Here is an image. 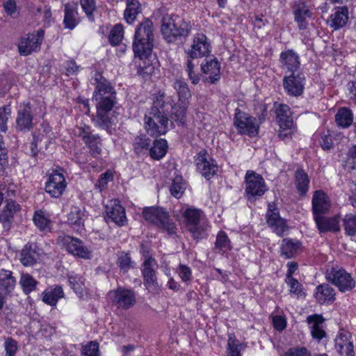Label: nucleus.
<instances>
[{
  "instance_id": "obj_42",
  "label": "nucleus",
  "mask_w": 356,
  "mask_h": 356,
  "mask_svg": "<svg viewBox=\"0 0 356 356\" xmlns=\"http://www.w3.org/2000/svg\"><path fill=\"white\" fill-rule=\"evenodd\" d=\"M186 188V184L181 176H175L172 178L170 192L173 197L177 199L180 198L183 195Z\"/></svg>"
},
{
  "instance_id": "obj_51",
  "label": "nucleus",
  "mask_w": 356,
  "mask_h": 356,
  "mask_svg": "<svg viewBox=\"0 0 356 356\" xmlns=\"http://www.w3.org/2000/svg\"><path fill=\"white\" fill-rule=\"evenodd\" d=\"M81 356H99V343L90 341L82 346Z\"/></svg>"
},
{
  "instance_id": "obj_52",
  "label": "nucleus",
  "mask_w": 356,
  "mask_h": 356,
  "mask_svg": "<svg viewBox=\"0 0 356 356\" xmlns=\"http://www.w3.org/2000/svg\"><path fill=\"white\" fill-rule=\"evenodd\" d=\"M325 319L321 314H314L307 317V323L309 326L311 331L316 330L318 327H323Z\"/></svg>"
},
{
  "instance_id": "obj_38",
  "label": "nucleus",
  "mask_w": 356,
  "mask_h": 356,
  "mask_svg": "<svg viewBox=\"0 0 356 356\" xmlns=\"http://www.w3.org/2000/svg\"><path fill=\"white\" fill-rule=\"evenodd\" d=\"M315 137L323 150L328 151L334 147V141L330 130H323L316 134Z\"/></svg>"
},
{
  "instance_id": "obj_39",
  "label": "nucleus",
  "mask_w": 356,
  "mask_h": 356,
  "mask_svg": "<svg viewBox=\"0 0 356 356\" xmlns=\"http://www.w3.org/2000/svg\"><path fill=\"white\" fill-rule=\"evenodd\" d=\"M312 17V13L305 5L299 6L295 12V20L300 29H305L307 26V19Z\"/></svg>"
},
{
  "instance_id": "obj_24",
  "label": "nucleus",
  "mask_w": 356,
  "mask_h": 356,
  "mask_svg": "<svg viewBox=\"0 0 356 356\" xmlns=\"http://www.w3.org/2000/svg\"><path fill=\"white\" fill-rule=\"evenodd\" d=\"M282 67L287 72L296 73L300 67V58L298 54L292 49L282 51L280 56Z\"/></svg>"
},
{
  "instance_id": "obj_14",
  "label": "nucleus",
  "mask_w": 356,
  "mask_h": 356,
  "mask_svg": "<svg viewBox=\"0 0 356 356\" xmlns=\"http://www.w3.org/2000/svg\"><path fill=\"white\" fill-rule=\"evenodd\" d=\"M197 169L207 179H210L217 171V165L206 151H201L195 158Z\"/></svg>"
},
{
  "instance_id": "obj_33",
  "label": "nucleus",
  "mask_w": 356,
  "mask_h": 356,
  "mask_svg": "<svg viewBox=\"0 0 356 356\" xmlns=\"http://www.w3.org/2000/svg\"><path fill=\"white\" fill-rule=\"evenodd\" d=\"M296 188L300 195L307 193L309 188V179L302 169H298L294 174Z\"/></svg>"
},
{
  "instance_id": "obj_44",
  "label": "nucleus",
  "mask_w": 356,
  "mask_h": 356,
  "mask_svg": "<svg viewBox=\"0 0 356 356\" xmlns=\"http://www.w3.org/2000/svg\"><path fill=\"white\" fill-rule=\"evenodd\" d=\"M19 284L23 291L29 294L35 290L38 282L29 274H22L20 277Z\"/></svg>"
},
{
  "instance_id": "obj_54",
  "label": "nucleus",
  "mask_w": 356,
  "mask_h": 356,
  "mask_svg": "<svg viewBox=\"0 0 356 356\" xmlns=\"http://www.w3.org/2000/svg\"><path fill=\"white\" fill-rule=\"evenodd\" d=\"M281 356H312V354L306 347L295 346L289 348Z\"/></svg>"
},
{
  "instance_id": "obj_58",
  "label": "nucleus",
  "mask_w": 356,
  "mask_h": 356,
  "mask_svg": "<svg viewBox=\"0 0 356 356\" xmlns=\"http://www.w3.org/2000/svg\"><path fill=\"white\" fill-rule=\"evenodd\" d=\"M81 7L86 15L92 20V13L96 8V3L95 0H80Z\"/></svg>"
},
{
  "instance_id": "obj_57",
  "label": "nucleus",
  "mask_w": 356,
  "mask_h": 356,
  "mask_svg": "<svg viewBox=\"0 0 356 356\" xmlns=\"http://www.w3.org/2000/svg\"><path fill=\"white\" fill-rule=\"evenodd\" d=\"M38 13L43 19L44 26H49L53 21L51 8L48 6H40L38 8Z\"/></svg>"
},
{
  "instance_id": "obj_12",
  "label": "nucleus",
  "mask_w": 356,
  "mask_h": 356,
  "mask_svg": "<svg viewBox=\"0 0 356 356\" xmlns=\"http://www.w3.org/2000/svg\"><path fill=\"white\" fill-rule=\"evenodd\" d=\"M108 296L111 301L119 309H127L133 306L136 301L134 293L122 287L111 291Z\"/></svg>"
},
{
  "instance_id": "obj_36",
  "label": "nucleus",
  "mask_w": 356,
  "mask_h": 356,
  "mask_svg": "<svg viewBox=\"0 0 356 356\" xmlns=\"http://www.w3.org/2000/svg\"><path fill=\"white\" fill-rule=\"evenodd\" d=\"M32 246H25L21 252L20 261L24 266H32L39 259V253Z\"/></svg>"
},
{
  "instance_id": "obj_26",
  "label": "nucleus",
  "mask_w": 356,
  "mask_h": 356,
  "mask_svg": "<svg viewBox=\"0 0 356 356\" xmlns=\"http://www.w3.org/2000/svg\"><path fill=\"white\" fill-rule=\"evenodd\" d=\"M157 228L166 232L169 235L175 234L177 231L173 218L161 207H157Z\"/></svg>"
},
{
  "instance_id": "obj_6",
  "label": "nucleus",
  "mask_w": 356,
  "mask_h": 356,
  "mask_svg": "<svg viewBox=\"0 0 356 356\" xmlns=\"http://www.w3.org/2000/svg\"><path fill=\"white\" fill-rule=\"evenodd\" d=\"M325 279L337 286L341 293L350 292L356 286V282L351 274L339 266L327 268L325 271Z\"/></svg>"
},
{
  "instance_id": "obj_7",
  "label": "nucleus",
  "mask_w": 356,
  "mask_h": 356,
  "mask_svg": "<svg viewBox=\"0 0 356 356\" xmlns=\"http://www.w3.org/2000/svg\"><path fill=\"white\" fill-rule=\"evenodd\" d=\"M161 22V32L168 42L175 41L178 37L187 35L191 31V26L187 22H175L168 15L163 16Z\"/></svg>"
},
{
  "instance_id": "obj_11",
  "label": "nucleus",
  "mask_w": 356,
  "mask_h": 356,
  "mask_svg": "<svg viewBox=\"0 0 356 356\" xmlns=\"http://www.w3.org/2000/svg\"><path fill=\"white\" fill-rule=\"evenodd\" d=\"M305 76L300 72L286 74L283 78V88L285 92L291 97H300L305 88Z\"/></svg>"
},
{
  "instance_id": "obj_16",
  "label": "nucleus",
  "mask_w": 356,
  "mask_h": 356,
  "mask_svg": "<svg viewBox=\"0 0 356 356\" xmlns=\"http://www.w3.org/2000/svg\"><path fill=\"white\" fill-rule=\"evenodd\" d=\"M210 52V44L207 37L204 34H197L187 54L190 58L194 59L207 56Z\"/></svg>"
},
{
  "instance_id": "obj_29",
  "label": "nucleus",
  "mask_w": 356,
  "mask_h": 356,
  "mask_svg": "<svg viewBox=\"0 0 356 356\" xmlns=\"http://www.w3.org/2000/svg\"><path fill=\"white\" fill-rule=\"evenodd\" d=\"M154 261V260L152 257L145 259L142 269L144 277V284L149 292H154L156 289L154 284L155 274L154 269L152 268Z\"/></svg>"
},
{
  "instance_id": "obj_50",
  "label": "nucleus",
  "mask_w": 356,
  "mask_h": 356,
  "mask_svg": "<svg viewBox=\"0 0 356 356\" xmlns=\"http://www.w3.org/2000/svg\"><path fill=\"white\" fill-rule=\"evenodd\" d=\"M3 348L5 356H15L18 350V343L11 337H6L4 339Z\"/></svg>"
},
{
  "instance_id": "obj_48",
  "label": "nucleus",
  "mask_w": 356,
  "mask_h": 356,
  "mask_svg": "<svg viewBox=\"0 0 356 356\" xmlns=\"http://www.w3.org/2000/svg\"><path fill=\"white\" fill-rule=\"evenodd\" d=\"M69 253L82 259H89L91 251L87 246H64Z\"/></svg>"
},
{
  "instance_id": "obj_9",
  "label": "nucleus",
  "mask_w": 356,
  "mask_h": 356,
  "mask_svg": "<svg viewBox=\"0 0 356 356\" xmlns=\"http://www.w3.org/2000/svg\"><path fill=\"white\" fill-rule=\"evenodd\" d=\"M44 31L40 29L20 38L18 50L20 55L26 56L40 50L44 39Z\"/></svg>"
},
{
  "instance_id": "obj_56",
  "label": "nucleus",
  "mask_w": 356,
  "mask_h": 356,
  "mask_svg": "<svg viewBox=\"0 0 356 356\" xmlns=\"http://www.w3.org/2000/svg\"><path fill=\"white\" fill-rule=\"evenodd\" d=\"M11 109L9 106L0 108V131H7V122L10 116Z\"/></svg>"
},
{
  "instance_id": "obj_17",
  "label": "nucleus",
  "mask_w": 356,
  "mask_h": 356,
  "mask_svg": "<svg viewBox=\"0 0 356 356\" xmlns=\"http://www.w3.org/2000/svg\"><path fill=\"white\" fill-rule=\"evenodd\" d=\"M334 341L335 349L341 356H355L353 342L350 332H339Z\"/></svg>"
},
{
  "instance_id": "obj_30",
  "label": "nucleus",
  "mask_w": 356,
  "mask_h": 356,
  "mask_svg": "<svg viewBox=\"0 0 356 356\" xmlns=\"http://www.w3.org/2000/svg\"><path fill=\"white\" fill-rule=\"evenodd\" d=\"M16 280L10 270H0V293L4 296L10 295L14 290Z\"/></svg>"
},
{
  "instance_id": "obj_5",
  "label": "nucleus",
  "mask_w": 356,
  "mask_h": 356,
  "mask_svg": "<svg viewBox=\"0 0 356 356\" xmlns=\"http://www.w3.org/2000/svg\"><path fill=\"white\" fill-rule=\"evenodd\" d=\"M156 113L152 111L145 114L144 127L147 133L151 136L153 139L150 140L146 138L145 136H138L134 141V149L137 153L143 152V149H147L151 143L153 147L149 149V154L152 159H156V151L154 146L156 145V122H155Z\"/></svg>"
},
{
  "instance_id": "obj_45",
  "label": "nucleus",
  "mask_w": 356,
  "mask_h": 356,
  "mask_svg": "<svg viewBox=\"0 0 356 356\" xmlns=\"http://www.w3.org/2000/svg\"><path fill=\"white\" fill-rule=\"evenodd\" d=\"M85 143L90 149L91 154L96 157L100 154L102 151V144L99 137L96 135H92L86 139Z\"/></svg>"
},
{
  "instance_id": "obj_20",
  "label": "nucleus",
  "mask_w": 356,
  "mask_h": 356,
  "mask_svg": "<svg viewBox=\"0 0 356 356\" xmlns=\"http://www.w3.org/2000/svg\"><path fill=\"white\" fill-rule=\"evenodd\" d=\"M202 74L208 75L204 81L215 83L220 79V64L217 58H206L201 65Z\"/></svg>"
},
{
  "instance_id": "obj_25",
  "label": "nucleus",
  "mask_w": 356,
  "mask_h": 356,
  "mask_svg": "<svg viewBox=\"0 0 356 356\" xmlns=\"http://www.w3.org/2000/svg\"><path fill=\"white\" fill-rule=\"evenodd\" d=\"M276 120L280 129L290 130L293 126V120L289 106L286 104H275Z\"/></svg>"
},
{
  "instance_id": "obj_22",
  "label": "nucleus",
  "mask_w": 356,
  "mask_h": 356,
  "mask_svg": "<svg viewBox=\"0 0 356 356\" xmlns=\"http://www.w3.org/2000/svg\"><path fill=\"white\" fill-rule=\"evenodd\" d=\"M33 127V115L30 104L19 106L16 119V128L21 131H28Z\"/></svg>"
},
{
  "instance_id": "obj_43",
  "label": "nucleus",
  "mask_w": 356,
  "mask_h": 356,
  "mask_svg": "<svg viewBox=\"0 0 356 356\" xmlns=\"http://www.w3.org/2000/svg\"><path fill=\"white\" fill-rule=\"evenodd\" d=\"M33 222L41 232H47L51 229V221L42 211H38L35 213Z\"/></svg>"
},
{
  "instance_id": "obj_55",
  "label": "nucleus",
  "mask_w": 356,
  "mask_h": 356,
  "mask_svg": "<svg viewBox=\"0 0 356 356\" xmlns=\"http://www.w3.org/2000/svg\"><path fill=\"white\" fill-rule=\"evenodd\" d=\"M113 179V175L112 172L108 170L100 175L95 184V188H97L99 191H102L106 188L108 182L111 181Z\"/></svg>"
},
{
  "instance_id": "obj_53",
  "label": "nucleus",
  "mask_w": 356,
  "mask_h": 356,
  "mask_svg": "<svg viewBox=\"0 0 356 356\" xmlns=\"http://www.w3.org/2000/svg\"><path fill=\"white\" fill-rule=\"evenodd\" d=\"M301 251V246H281L280 254L288 259L296 257Z\"/></svg>"
},
{
  "instance_id": "obj_61",
  "label": "nucleus",
  "mask_w": 356,
  "mask_h": 356,
  "mask_svg": "<svg viewBox=\"0 0 356 356\" xmlns=\"http://www.w3.org/2000/svg\"><path fill=\"white\" fill-rule=\"evenodd\" d=\"M178 273L181 280L184 282H188L191 281L192 271L190 267L184 264H179L178 266Z\"/></svg>"
},
{
  "instance_id": "obj_34",
  "label": "nucleus",
  "mask_w": 356,
  "mask_h": 356,
  "mask_svg": "<svg viewBox=\"0 0 356 356\" xmlns=\"http://www.w3.org/2000/svg\"><path fill=\"white\" fill-rule=\"evenodd\" d=\"M140 11L141 7L138 0H127V8L124 13V18L127 23L132 24Z\"/></svg>"
},
{
  "instance_id": "obj_15",
  "label": "nucleus",
  "mask_w": 356,
  "mask_h": 356,
  "mask_svg": "<svg viewBox=\"0 0 356 356\" xmlns=\"http://www.w3.org/2000/svg\"><path fill=\"white\" fill-rule=\"evenodd\" d=\"M266 218L268 226L279 236L283 234L288 228L285 220L280 217L278 209L273 204H268Z\"/></svg>"
},
{
  "instance_id": "obj_63",
  "label": "nucleus",
  "mask_w": 356,
  "mask_h": 356,
  "mask_svg": "<svg viewBox=\"0 0 356 356\" xmlns=\"http://www.w3.org/2000/svg\"><path fill=\"white\" fill-rule=\"evenodd\" d=\"M3 8L10 16H16L18 14L17 6L15 0H7L3 3Z\"/></svg>"
},
{
  "instance_id": "obj_60",
  "label": "nucleus",
  "mask_w": 356,
  "mask_h": 356,
  "mask_svg": "<svg viewBox=\"0 0 356 356\" xmlns=\"http://www.w3.org/2000/svg\"><path fill=\"white\" fill-rule=\"evenodd\" d=\"M195 65L193 62V59H188L186 63V71L188 72V78L191 81L192 83L195 85L200 81V76L196 74L194 72Z\"/></svg>"
},
{
  "instance_id": "obj_59",
  "label": "nucleus",
  "mask_w": 356,
  "mask_h": 356,
  "mask_svg": "<svg viewBox=\"0 0 356 356\" xmlns=\"http://www.w3.org/2000/svg\"><path fill=\"white\" fill-rule=\"evenodd\" d=\"M118 264L121 270L127 271L131 267V261L129 254L124 252L120 253Z\"/></svg>"
},
{
  "instance_id": "obj_49",
  "label": "nucleus",
  "mask_w": 356,
  "mask_h": 356,
  "mask_svg": "<svg viewBox=\"0 0 356 356\" xmlns=\"http://www.w3.org/2000/svg\"><path fill=\"white\" fill-rule=\"evenodd\" d=\"M124 35L123 27L121 24H115L111 30L108 35L110 43L115 46L118 44L122 40Z\"/></svg>"
},
{
  "instance_id": "obj_62",
  "label": "nucleus",
  "mask_w": 356,
  "mask_h": 356,
  "mask_svg": "<svg viewBox=\"0 0 356 356\" xmlns=\"http://www.w3.org/2000/svg\"><path fill=\"white\" fill-rule=\"evenodd\" d=\"M143 216L145 220L154 223L156 220V207H146L143 210Z\"/></svg>"
},
{
  "instance_id": "obj_47",
  "label": "nucleus",
  "mask_w": 356,
  "mask_h": 356,
  "mask_svg": "<svg viewBox=\"0 0 356 356\" xmlns=\"http://www.w3.org/2000/svg\"><path fill=\"white\" fill-rule=\"evenodd\" d=\"M285 282L289 286V291L297 298L305 297L306 293L303 290L302 285L295 278L285 279Z\"/></svg>"
},
{
  "instance_id": "obj_18",
  "label": "nucleus",
  "mask_w": 356,
  "mask_h": 356,
  "mask_svg": "<svg viewBox=\"0 0 356 356\" xmlns=\"http://www.w3.org/2000/svg\"><path fill=\"white\" fill-rule=\"evenodd\" d=\"M329 197L323 191H316L312 197V211L314 218L328 213L330 209Z\"/></svg>"
},
{
  "instance_id": "obj_13",
  "label": "nucleus",
  "mask_w": 356,
  "mask_h": 356,
  "mask_svg": "<svg viewBox=\"0 0 356 356\" xmlns=\"http://www.w3.org/2000/svg\"><path fill=\"white\" fill-rule=\"evenodd\" d=\"M67 183L63 175L58 171L51 174L45 184V191L51 197L58 198L65 191Z\"/></svg>"
},
{
  "instance_id": "obj_40",
  "label": "nucleus",
  "mask_w": 356,
  "mask_h": 356,
  "mask_svg": "<svg viewBox=\"0 0 356 356\" xmlns=\"http://www.w3.org/2000/svg\"><path fill=\"white\" fill-rule=\"evenodd\" d=\"M343 225L346 234L353 237V241L356 243V215L347 213L343 218Z\"/></svg>"
},
{
  "instance_id": "obj_64",
  "label": "nucleus",
  "mask_w": 356,
  "mask_h": 356,
  "mask_svg": "<svg viewBox=\"0 0 356 356\" xmlns=\"http://www.w3.org/2000/svg\"><path fill=\"white\" fill-rule=\"evenodd\" d=\"M75 132L76 134L82 137L84 140L92 136L90 134V127L82 122L77 126Z\"/></svg>"
},
{
  "instance_id": "obj_2",
  "label": "nucleus",
  "mask_w": 356,
  "mask_h": 356,
  "mask_svg": "<svg viewBox=\"0 0 356 356\" xmlns=\"http://www.w3.org/2000/svg\"><path fill=\"white\" fill-rule=\"evenodd\" d=\"M91 83L95 86L93 98L97 102V115L94 122L103 129H107L113 120L110 117L115 98L113 87L101 74L95 73L91 78Z\"/></svg>"
},
{
  "instance_id": "obj_8",
  "label": "nucleus",
  "mask_w": 356,
  "mask_h": 356,
  "mask_svg": "<svg viewBox=\"0 0 356 356\" xmlns=\"http://www.w3.org/2000/svg\"><path fill=\"white\" fill-rule=\"evenodd\" d=\"M234 124L240 134L252 137L259 133V125L257 119L239 109H236Z\"/></svg>"
},
{
  "instance_id": "obj_41",
  "label": "nucleus",
  "mask_w": 356,
  "mask_h": 356,
  "mask_svg": "<svg viewBox=\"0 0 356 356\" xmlns=\"http://www.w3.org/2000/svg\"><path fill=\"white\" fill-rule=\"evenodd\" d=\"M69 284L74 291L79 296L82 297L85 292V280L79 275L72 273L69 275Z\"/></svg>"
},
{
  "instance_id": "obj_32",
  "label": "nucleus",
  "mask_w": 356,
  "mask_h": 356,
  "mask_svg": "<svg viewBox=\"0 0 356 356\" xmlns=\"http://www.w3.org/2000/svg\"><path fill=\"white\" fill-rule=\"evenodd\" d=\"M77 5L74 3H67L65 8V26L69 29H73L78 24Z\"/></svg>"
},
{
  "instance_id": "obj_10",
  "label": "nucleus",
  "mask_w": 356,
  "mask_h": 356,
  "mask_svg": "<svg viewBox=\"0 0 356 356\" xmlns=\"http://www.w3.org/2000/svg\"><path fill=\"white\" fill-rule=\"evenodd\" d=\"M245 193L248 198L261 197L267 191L264 179L259 174L248 170L245 176Z\"/></svg>"
},
{
  "instance_id": "obj_31",
  "label": "nucleus",
  "mask_w": 356,
  "mask_h": 356,
  "mask_svg": "<svg viewBox=\"0 0 356 356\" xmlns=\"http://www.w3.org/2000/svg\"><path fill=\"white\" fill-rule=\"evenodd\" d=\"M64 296L63 290L60 286H55L47 289L42 293V301L51 306H55L58 300L62 298Z\"/></svg>"
},
{
  "instance_id": "obj_27",
  "label": "nucleus",
  "mask_w": 356,
  "mask_h": 356,
  "mask_svg": "<svg viewBox=\"0 0 356 356\" xmlns=\"http://www.w3.org/2000/svg\"><path fill=\"white\" fill-rule=\"evenodd\" d=\"M21 206L13 200L6 201V205L0 213V222L4 227H10L14 217L20 211Z\"/></svg>"
},
{
  "instance_id": "obj_37",
  "label": "nucleus",
  "mask_w": 356,
  "mask_h": 356,
  "mask_svg": "<svg viewBox=\"0 0 356 356\" xmlns=\"http://www.w3.org/2000/svg\"><path fill=\"white\" fill-rule=\"evenodd\" d=\"M85 220L84 211L78 207H74L71 209L70 212L67 214V221L72 225L77 227L79 231L80 227L83 225Z\"/></svg>"
},
{
  "instance_id": "obj_35",
  "label": "nucleus",
  "mask_w": 356,
  "mask_h": 356,
  "mask_svg": "<svg viewBox=\"0 0 356 356\" xmlns=\"http://www.w3.org/2000/svg\"><path fill=\"white\" fill-rule=\"evenodd\" d=\"M335 121L339 127L348 128L353 124V113L346 107L340 108L335 115Z\"/></svg>"
},
{
  "instance_id": "obj_19",
  "label": "nucleus",
  "mask_w": 356,
  "mask_h": 356,
  "mask_svg": "<svg viewBox=\"0 0 356 356\" xmlns=\"http://www.w3.org/2000/svg\"><path fill=\"white\" fill-rule=\"evenodd\" d=\"M106 218L118 225H123L127 218L124 209L118 200H111L106 205Z\"/></svg>"
},
{
  "instance_id": "obj_3",
  "label": "nucleus",
  "mask_w": 356,
  "mask_h": 356,
  "mask_svg": "<svg viewBox=\"0 0 356 356\" xmlns=\"http://www.w3.org/2000/svg\"><path fill=\"white\" fill-rule=\"evenodd\" d=\"M154 35L152 22L146 19L136 29L133 50L140 60H149L154 47Z\"/></svg>"
},
{
  "instance_id": "obj_21",
  "label": "nucleus",
  "mask_w": 356,
  "mask_h": 356,
  "mask_svg": "<svg viewBox=\"0 0 356 356\" xmlns=\"http://www.w3.org/2000/svg\"><path fill=\"white\" fill-rule=\"evenodd\" d=\"M349 19V11L346 6H337L327 20V24L337 30L345 26Z\"/></svg>"
},
{
  "instance_id": "obj_28",
  "label": "nucleus",
  "mask_w": 356,
  "mask_h": 356,
  "mask_svg": "<svg viewBox=\"0 0 356 356\" xmlns=\"http://www.w3.org/2000/svg\"><path fill=\"white\" fill-rule=\"evenodd\" d=\"M314 220L321 232H339L340 230L339 219L337 216L326 218L321 215L316 217Z\"/></svg>"
},
{
  "instance_id": "obj_23",
  "label": "nucleus",
  "mask_w": 356,
  "mask_h": 356,
  "mask_svg": "<svg viewBox=\"0 0 356 356\" xmlns=\"http://www.w3.org/2000/svg\"><path fill=\"white\" fill-rule=\"evenodd\" d=\"M314 297L317 303L328 305L335 301L336 292L329 284L324 283L316 287Z\"/></svg>"
},
{
  "instance_id": "obj_4",
  "label": "nucleus",
  "mask_w": 356,
  "mask_h": 356,
  "mask_svg": "<svg viewBox=\"0 0 356 356\" xmlns=\"http://www.w3.org/2000/svg\"><path fill=\"white\" fill-rule=\"evenodd\" d=\"M182 216L185 228L197 242L207 237L209 225L202 211L195 208H187L183 211Z\"/></svg>"
},
{
  "instance_id": "obj_1",
  "label": "nucleus",
  "mask_w": 356,
  "mask_h": 356,
  "mask_svg": "<svg viewBox=\"0 0 356 356\" xmlns=\"http://www.w3.org/2000/svg\"><path fill=\"white\" fill-rule=\"evenodd\" d=\"M174 88L178 96V102L174 104L172 97L167 96L161 91L157 92V134H165L170 126L173 125L172 120L184 123L189 99L191 97L188 84L183 80H176Z\"/></svg>"
},
{
  "instance_id": "obj_46",
  "label": "nucleus",
  "mask_w": 356,
  "mask_h": 356,
  "mask_svg": "<svg viewBox=\"0 0 356 356\" xmlns=\"http://www.w3.org/2000/svg\"><path fill=\"white\" fill-rule=\"evenodd\" d=\"M243 343H238L235 337H229L227 341V355L241 356V352L244 348Z\"/></svg>"
}]
</instances>
